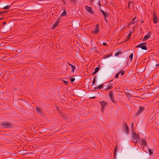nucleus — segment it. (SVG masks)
Masks as SVG:
<instances>
[{
    "instance_id": "c756f323",
    "label": "nucleus",
    "mask_w": 159,
    "mask_h": 159,
    "mask_svg": "<svg viewBox=\"0 0 159 159\" xmlns=\"http://www.w3.org/2000/svg\"><path fill=\"white\" fill-rule=\"evenodd\" d=\"M124 72H125L124 71H123L122 72L121 71V72L120 73V75L121 76H123L124 74H125Z\"/></svg>"
},
{
    "instance_id": "423d86ee",
    "label": "nucleus",
    "mask_w": 159,
    "mask_h": 159,
    "mask_svg": "<svg viewBox=\"0 0 159 159\" xmlns=\"http://www.w3.org/2000/svg\"><path fill=\"white\" fill-rule=\"evenodd\" d=\"M123 129L127 134L128 133L129 128L126 123H123Z\"/></svg>"
},
{
    "instance_id": "6e6552de",
    "label": "nucleus",
    "mask_w": 159,
    "mask_h": 159,
    "mask_svg": "<svg viewBox=\"0 0 159 159\" xmlns=\"http://www.w3.org/2000/svg\"><path fill=\"white\" fill-rule=\"evenodd\" d=\"M153 22L154 24H156L157 23L158 20V17L157 16L154 12L153 13Z\"/></svg>"
},
{
    "instance_id": "9d476101",
    "label": "nucleus",
    "mask_w": 159,
    "mask_h": 159,
    "mask_svg": "<svg viewBox=\"0 0 159 159\" xmlns=\"http://www.w3.org/2000/svg\"><path fill=\"white\" fill-rule=\"evenodd\" d=\"M100 11L101 13L102 14L104 18V19H106L107 17H108V14L107 12L106 13L103 10H100Z\"/></svg>"
},
{
    "instance_id": "b1692460",
    "label": "nucleus",
    "mask_w": 159,
    "mask_h": 159,
    "mask_svg": "<svg viewBox=\"0 0 159 159\" xmlns=\"http://www.w3.org/2000/svg\"><path fill=\"white\" fill-rule=\"evenodd\" d=\"M72 77H70L69 78V79H70V81H71V82H73L75 81V78H72Z\"/></svg>"
},
{
    "instance_id": "c85d7f7f",
    "label": "nucleus",
    "mask_w": 159,
    "mask_h": 159,
    "mask_svg": "<svg viewBox=\"0 0 159 159\" xmlns=\"http://www.w3.org/2000/svg\"><path fill=\"white\" fill-rule=\"evenodd\" d=\"M149 152L150 154H152L153 153V151L150 149H149Z\"/></svg>"
},
{
    "instance_id": "5701e85b",
    "label": "nucleus",
    "mask_w": 159,
    "mask_h": 159,
    "mask_svg": "<svg viewBox=\"0 0 159 159\" xmlns=\"http://www.w3.org/2000/svg\"><path fill=\"white\" fill-rule=\"evenodd\" d=\"M135 19V17H134V18L132 20V21L131 22V24H133L135 23V22H134V20Z\"/></svg>"
},
{
    "instance_id": "79ce46f5",
    "label": "nucleus",
    "mask_w": 159,
    "mask_h": 159,
    "mask_svg": "<svg viewBox=\"0 0 159 159\" xmlns=\"http://www.w3.org/2000/svg\"><path fill=\"white\" fill-rule=\"evenodd\" d=\"M94 89H98V86H97V87H95Z\"/></svg>"
},
{
    "instance_id": "9b49d317",
    "label": "nucleus",
    "mask_w": 159,
    "mask_h": 159,
    "mask_svg": "<svg viewBox=\"0 0 159 159\" xmlns=\"http://www.w3.org/2000/svg\"><path fill=\"white\" fill-rule=\"evenodd\" d=\"M141 146L143 147L145 146L146 144V142L145 139H141Z\"/></svg>"
},
{
    "instance_id": "cd10ccee",
    "label": "nucleus",
    "mask_w": 159,
    "mask_h": 159,
    "mask_svg": "<svg viewBox=\"0 0 159 159\" xmlns=\"http://www.w3.org/2000/svg\"><path fill=\"white\" fill-rule=\"evenodd\" d=\"M121 72V71H120L115 76V78H117L118 77V76L120 73Z\"/></svg>"
},
{
    "instance_id": "f03ea898",
    "label": "nucleus",
    "mask_w": 159,
    "mask_h": 159,
    "mask_svg": "<svg viewBox=\"0 0 159 159\" xmlns=\"http://www.w3.org/2000/svg\"><path fill=\"white\" fill-rule=\"evenodd\" d=\"M109 96L111 101L114 104H115L116 102L114 99V94L112 91L111 90L109 92Z\"/></svg>"
},
{
    "instance_id": "393cba45",
    "label": "nucleus",
    "mask_w": 159,
    "mask_h": 159,
    "mask_svg": "<svg viewBox=\"0 0 159 159\" xmlns=\"http://www.w3.org/2000/svg\"><path fill=\"white\" fill-rule=\"evenodd\" d=\"M121 54V52L120 51L118 52L117 53H116L115 56H118L119 54Z\"/></svg>"
},
{
    "instance_id": "3c124183",
    "label": "nucleus",
    "mask_w": 159,
    "mask_h": 159,
    "mask_svg": "<svg viewBox=\"0 0 159 159\" xmlns=\"http://www.w3.org/2000/svg\"><path fill=\"white\" fill-rule=\"evenodd\" d=\"M20 100H23V101H24V100H23V99H20Z\"/></svg>"
},
{
    "instance_id": "dca6fc26",
    "label": "nucleus",
    "mask_w": 159,
    "mask_h": 159,
    "mask_svg": "<svg viewBox=\"0 0 159 159\" xmlns=\"http://www.w3.org/2000/svg\"><path fill=\"white\" fill-rule=\"evenodd\" d=\"M11 5H7L4 7H2L1 8H3L4 10H8L9 9L10 7L11 6Z\"/></svg>"
},
{
    "instance_id": "c9c22d12",
    "label": "nucleus",
    "mask_w": 159,
    "mask_h": 159,
    "mask_svg": "<svg viewBox=\"0 0 159 159\" xmlns=\"http://www.w3.org/2000/svg\"><path fill=\"white\" fill-rule=\"evenodd\" d=\"M98 5H99V6H101V3H100V1H98Z\"/></svg>"
},
{
    "instance_id": "ddd939ff",
    "label": "nucleus",
    "mask_w": 159,
    "mask_h": 159,
    "mask_svg": "<svg viewBox=\"0 0 159 159\" xmlns=\"http://www.w3.org/2000/svg\"><path fill=\"white\" fill-rule=\"evenodd\" d=\"M67 63L69 66L71 67V69H72V72L73 73L74 72L75 70L76 67L75 66L72 64L70 63L69 62H67Z\"/></svg>"
},
{
    "instance_id": "4be33fe9",
    "label": "nucleus",
    "mask_w": 159,
    "mask_h": 159,
    "mask_svg": "<svg viewBox=\"0 0 159 159\" xmlns=\"http://www.w3.org/2000/svg\"><path fill=\"white\" fill-rule=\"evenodd\" d=\"M133 56V53H131L129 56V58L130 59V60L131 61H132V60Z\"/></svg>"
},
{
    "instance_id": "aec40b11",
    "label": "nucleus",
    "mask_w": 159,
    "mask_h": 159,
    "mask_svg": "<svg viewBox=\"0 0 159 159\" xmlns=\"http://www.w3.org/2000/svg\"><path fill=\"white\" fill-rule=\"evenodd\" d=\"M117 149V145H116V147L114 149V155L115 156L116 155Z\"/></svg>"
},
{
    "instance_id": "49530a36",
    "label": "nucleus",
    "mask_w": 159,
    "mask_h": 159,
    "mask_svg": "<svg viewBox=\"0 0 159 159\" xmlns=\"http://www.w3.org/2000/svg\"><path fill=\"white\" fill-rule=\"evenodd\" d=\"M94 0H91V3H93V1H94Z\"/></svg>"
},
{
    "instance_id": "7c9ffc66",
    "label": "nucleus",
    "mask_w": 159,
    "mask_h": 159,
    "mask_svg": "<svg viewBox=\"0 0 159 159\" xmlns=\"http://www.w3.org/2000/svg\"><path fill=\"white\" fill-rule=\"evenodd\" d=\"M140 44H142L144 46H145V45H146L147 43L146 42H143V43H140Z\"/></svg>"
},
{
    "instance_id": "58836bf2",
    "label": "nucleus",
    "mask_w": 159,
    "mask_h": 159,
    "mask_svg": "<svg viewBox=\"0 0 159 159\" xmlns=\"http://www.w3.org/2000/svg\"><path fill=\"white\" fill-rule=\"evenodd\" d=\"M107 45V43H103V46H106Z\"/></svg>"
},
{
    "instance_id": "473e14b6",
    "label": "nucleus",
    "mask_w": 159,
    "mask_h": 159,
    "mask_svg": "<svg viewBox=\"0 0 159 159\" xmlns=\"http://www.w3.org/2000/svg\"><path fill=\"white\" fill-rule=\"evenodd\" d=\"M95 78H94V77L93 80V84H94L95 83Z\"/></svg>"
},
{
    "instance_id": "a211bd4d",
    "label": "nucleus",
    "mask_w": 159,
    "mask_h": 159,
    "mask_svg": "<svg viewBox=\"0 0 159 159\" xmlns=\"http://www.w3.org/2000/svg\"><path fill=\"white\" fill-rule=\"evenodd\" d=\"M112 88V87L111 86H108L105 89V90L106 91H108L110 89H111Z\"/></svg>"
},
{
    "instance_id": "f8f14e48",
    "label": "nucleus",
    "mask_w": 159,
    "mask_h": 159,
    "mask_svg": "<svg viewBox=\"0 0 159 159\" xmlns=\"http://www.w3.org/2000/svg\"><path fill=\"white\" fill-rule=\"evenodd\" d=\"M151 32H149L147 34L145 35L143 39V41H145L149 38L151 36Z\"/></svg>"
},
{
    "instance_id": "2eb2a0df",
    "label": "nucleus",
    "mask_w": 159,
    "mask_h": 159,
    "mask_svg": "<svg viewBox=\"0 0 159 159\" xmlns=\"http://www.w3.org/2000/svg\"><path fill=\"white\" fill-rule=\"evenodd\" d=\"M131 34L132 32L131 31H130L129 33L128 36L125 39V42L129 40L130 39Z\"/></svg>"
},
{
    "instance_id": "6ab92c4d",
    "label": "nucleus",
    "mask_w": 159,
    "mask_h": 159,
    "mask_svg": "<svg viewBox=\"0 0 159 159\" xmlns=\"http://www.w3.org/2000/svg\"><path fill=\"white\" fill-rule=\"evenodd\" d=\"M59 22H56V23H54L53 25V28L55 29L56 27H57L58 24Z\"/></svg>"
},
{
    "instance_id": "c03bdc74",
    "label": "nucleus",
    "mask_w": 159,
    "mask_h": 159,
    "mask_svg": "<svg viewBox=\"0 0 159 159\" xmlns=\"http://www.w3.org/2000/svg\"><path fill=\"white\" fill-rule=\"evenodd\" d=\"M105 21L107 23V20L106 18V19H105Z\"/></svg>"
},
{
    "instance_id": "a878e982",
    "label": "nucleus",
    "mask_w": 159,
    "mask_h": 159,
    "mask_svg": "<svg viewBox=\"0 0 159 159\" xmlns=\"http://www.w3.org/2000/svg\"><path fill=\"white\" fill-rule=\"evenodd\" d=\"M99 68L98 67H97L96 68L94 69V71H95V72H97L99 70Z\"/></svg>"
},
{
    "instance_id": "de8ad7c7",
    "label": "nucleus",
    "mask_w": 159,
    "mask_h": 159,
    "mask_svg": "<svg viewBox=\"0 0 159 159\" xmlns=\"http://www.w3.org/2000/svg\"><path fill=\"white\" fill-rule=\"evenodd\" d=\"M113 80H111L110 81H109V82H111Z\"/></svg>"
},
{
    "instance_id": "09e8293b",
    "label": "nucleus",
    "mask_w": 159,
    "mask_h": 159,
    "mask_svg": "<svg viewBox=\"0 0 159 159\" xmlns=\"http://www.w3.org/2000/svg\"><path fill=\"white\" fill-rule=\"evenodd\" d=\"M141 23H142L143 22V21H141Z\"/></svg>"
},
{
    "instance_id": "37998d69",
    "label": "nucleus",
    "mask_w": 159,
    "mask_h": 159,
    "mask_svg": "<svg viewBox=\"0 0 159 159\" xmlns=\"http://www.w3.org/2000/svg\"><path fill=\"white\" fill-rule=\"evenodd\" d=\"M90 98H92V99H94V98H95V96H94V97H90Z\"/></svg>"
},
{
    "instance_id": "603ef678",
    "label": "nucleus",
    "mask_w": 159,
    "mask_h": 159,
    "mask_svg": "<svg viewBox=\"0 0 159 159\" xmlns=\"http://www.w3.org/2000/svg\"><path fill=\"white\" fill-rule=\"evenodd\" d=\"M110 85H112V84H110Z\"/></svg>"
},
{
    "instance_id": "f3484780",
    "label": "nucleus",
    "mask_w": 159,
    "mask_h": 159,
    "mask_svg": "<svg viewBox=\"0 0 159 159\" xmlns=\"http://www.w3.org/2000/svg\"><path fill=\"white\" fill-rule=\"evenodd\" d=\"M36 110L39 114L41 115V109L39 107H36Z\"/></svg>"
},
{
    "instance_id": "7ed1b4c3",
    "label": "nucleus",
    "mask_w": 159,
    "mask_h": 159,
    "mask_svg": "<svg viewBox=\"0 0 159 159\" xmlns=\"http://www.w3.org/2000/svg\"><path fill=\"white\" fill-rule=\"evenodd\" d=\"M100 104L101 105V111L103 113L104 112V109H105L107 106V103L104 101H102L100 102Z\"/></svg>"
},
{
    "instance_id": "bb28decb",
    "label": "nucleus",
    "mask_w": 159,
    "mask_h": 159,
    "mask_svg": "<svg viewBox=\"0 0 159 159\" xmlns=\"http://www.w3.org/2000/svg\"><path fill=\"white\" fill-rule=\"evenodd\" d=\"M103 85L102 84H100L99 86H98V88L99 89H101L103 86Z\"/></svg>"
},
{
    "instance_id": "412c9836",
    "label": "nucleus",
    "mask_w": 159,
    "mask_h": 159,
    "mask_svg": "<svg viewBox=\"0 0 159 159\" xmlns=\"http://www.w3.org/2000/svg\"><path fill=\"white\" fill-rule=\"evenodd\" d=\"M66 11H64L61 14V16H66Z\"/></svg>"
},
{
    "instance_id": "4c0bfd02",
    "label": "nucleus",
    "mask_w": 159,
    "mask_h": 159,
    "mask_svg": "<svg viewBox=\"0 0 159 159\" xmlns=\"http://www.w3.org/2000/svg\"><path fill=\"white\" fill-rule=\"evenodd\" d=\"M110 56H110V55H106V57H105V58H107L109 57Z\"/></svg>"
},
{
    "instance_id": "864d4df0",
    "label": "nucleus",
    "mask_w": 159,
    "mask_h": 159,
    "mask_svg": "<svg viewBox=\"0 0 159 159\" xmlns=\"http://www.w3.org/2000/svg\"><path fill=\"white\" fill-rule=\"evenodd\" d=\"M129 95H131L129 94H128Z\"/></svg>"
},
{
    "instance_id": "ea45409f",
    "label": "nucleus",
    "mask_w": 159,
    "mask_h": 159,
    "mask_svg": "<svg viewBox=\"0 0 159 159\" xmlns=\"http://www.w3.org/2000/svg\"><path fill=\"white\" fill-rule=\"evenodd\" d=\"M70 1L72 2H76V0H70Z\"/></svg>"
},
{
    "instance_id": "e433bc0d",
    "label": "nucleus",
    "mask_w": 159,
    "mask_h": 159,
    "mask_svg": "<svg viewBox=\"0 0 159 159\" xmlns=\"http://www.w3.org/2000/svg\"><path fill=\"white\" fill-rule=\"evenodd\" d=\"M6 24V22H5V21H4L2 23V24H3V25H5Z\"/></svg>"
},
{
    "instance_id": "2f4dec72",
    "label": "nucleus",
    "mask_w": 159,
    "mask_h": 159,
    "mask_svg": "<svg viewBox=\"0 0 159 159\" xmlns=\"http://www.w3.org/2000/svg\"><path fill=\"white\" fill-rule=\"evenodd\" d=\"M7 11H1V12H0V13L1 14H2L5 13H6V12H7Z\"/></svg>"
},
{
    "instance_id": "20e7f679",
    "label": "nucleus",
    "mask_w": 159,
    "mask_h": 159,
    "mask_svg": "<svg viewBox=\"0 0 159 159\" xmlns=\"http://www.w3.org/2000/svg\"><path fill=\"white\" fill-rule=\"evenodd\" d=\"M133 139L137 143L138 141V142L140 141V137L139 135L134 132L133 134Z\"/></svg>"
},
{
    "instance_id": "0eeeda50",
    "label": "nucleus",
    "mask_w": 159,
    "mask_h": 159,
    "mask_svg": "<svg viewBox=\"0 0 159 159\" xmlns=\"http://www.w3.org/2000/svg\"><path fill=\"white\" fill-rule=\"evenodd\" d=\"M85 9L89 12L91 14H93V11L92 9V8L91 7H89L87 6H85Z\"/></svg>"
},
{
    "instance_id": "8fccbe9b",
    "label": "nucleus",
    "mask_w": 159,
    "mask_h": 159,
    "mask_svg": "<svg viewBox=\"0 0 159 159\" xmlns=\"http://www.w3.org/2000/svg\"><path fill=\"white\" fill-rule=\"evenodd\" d=\"M59 22V20H58L56 22Z\"/></svg>"
},
{
    "instance_id": "a18cd8bd",
    "label": "nucleus",
    "mask_w": 159,
    "mask_h": 159,
    "mask_svg": "<svg viewBox=\"0 0 159 159\" xmlns=\"http://www.w3.org/2000/svg\"><path fill=\"white\" fill-rule=\"evenodd\" d=\"M156 66H159V63L156 64Z\"/></svg>"
},
{
    "instance_id": "4468645a",
    "label": "nucleus",
    "mask_w": 159,
    "mask_h": 159,
    "mask_svg": "<svg viewBox=\"0 0 159 159\" xmlns=\"http://www.w3.org/2000/svg\"><path fill=\"white\" fill-rule=\"evenodd\" d=\"M99 31V24H98L96 25L95 31H94V33H97Z\"/></svg>"
},
{
    "instance_id": "f704fd0d",
    "label": "nucleus",
    "mask_w": 159,
    "mask_h": 159,
    "mask_svg": "<svg viewBox=\"0 0 159 159\" xmlns=\"http://www.w3.org/2000/svg\"><path fill=\"white\" fill-rule=\"evenodd\" d=\"M134 126V123H132L131 124V127L132 129L133 128Z\"/></svg>"
},
{
    "instance_id": "72a5a7b5",
    "label": "nucleus",
    "mask_w": 159,
    "mask_h": 159,
    "mask_svg": "<svg viewBox=\"0 0 159 159\" xmlns=\"http://www.w3.org/2000/svg\"><path fill=\"white\" fill-rule=\"evenodd\" d=\"M63 83L64 84H67V83H68V82L67 81H66L65 80H63Z\"/></svg>"
},
{
    "instance_id": "1a4fd4ad",
    "label": "nucleus",
    "mask_w": 159,
    "mask_h": 159,
    "mask_svg": "<svg viewBox=\"0 0 159 159\" xmlns=\"http://www.w3.org/2000/svg\"><path fill=\"white\" fill-rule=\"evenodd\" d=\"M135 47L137 48H140L144 50H147V47L143 45L140 44L139 45L136 46Z\"/></svg>"
},
{
    "instance_id": "a19ab883",
    "label": "nucleus",
    "mask_w": 159,
    "mask_h": 159,
    "mask_svg": "<svg viewBox=\"0 0 159 159\" xmlns=\"http://www.w3.org/2000/svg\"><path fill=\"white\" fill-rule=\"evenodd\" d=\"M97 73V72H95V71H94L93 73V75H94V74H96Z\"/></svg>"
},
{
    "instance_id": "39448f33",
    "label": "nucleus",
    "mask_w": 159,
    "mask_h": 159,
    "mask_svg": "<svg viewBox=\"0 0 159 159\" xmlns=\"http://www.w3.org/2000/svg\"><path fill=\"white\" fill-rule=\"evenodd\" d=\"M145 107L142 106H139V110L137 113V116H139L144 110Z\"/></svg>"
},
{
    "instance_id": "f257e3e1",
    "label": "nucleus",
    "mask_w": 159,
    "mask_h": 159,
    "mask_svg": "<svg viewBox=\"0 0 159 159\" xmlns=\"http://www.w3.org/2000/svg\"><path fill=\"white\" fill-rule=\"evenodd\" d=\"M1 126L2 127L8 128H11L13 126V125L10 122L5 121L2 123Z\"/></svg>"
},
{
    "instance_id": "5fc2aeb1",
    "label": "nucleus",
    "mask_w": 159,
    "mask_h": 159,
    "mask_svg": "<svg viewBox=\"0 0 159 159\" xmlns=\"http://www.w3.org/2000/svg\"><path fill=\"white\" fill-rule=\"evenodd\" d=\"M61 0L63 1H64L63 0Z\"/></svg>"
}]
</instances>
